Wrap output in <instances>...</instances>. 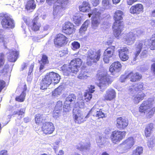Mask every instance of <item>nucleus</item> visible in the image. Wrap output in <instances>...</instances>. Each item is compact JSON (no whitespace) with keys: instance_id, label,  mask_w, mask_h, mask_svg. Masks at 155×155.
<instances>
[{"instance_id":"f257e3e1","label":"nucleus","mask_w":155,"mask_h":155,"mask_svg":"<svg viewBox=\"0 0 155 155\" xmlns=\"http://www.w3.org/2000/svg\"><path fill=\"white\" fill-rule=\"evenodd\" d=\"M124 13L122 11L117 10L114 13L113 18L114 20L113 25V35L114 36L119 39L123 34L122 31L124 28V21H122Z\"/></svg>"},{"instance_id":"f03ea898","label":"nucleus","mask_w":155,"mask_h":155,"mask_svg":"<svg viewBox=\"0 0 155 155\" xmlns=\"http://www.w3.org/2000/svg\"><path fill=\"white\" fill-rule=\"evenodd\" d=\"M60 79V76L57 73L53 71L48 72L46 74L40 82V89L46 90L52 82L54 84L58 83Z\"/></svg>"},{"instance_id":"7ed1b4c3","label":"nucleus","mask_w":155,"mask_h":155,"mask_svg":"<svg viewBox=\"0 0 155 155\" xmlns=\"http://www.w3.org/2000/svg\"><path fill=\"white\" fill-rule=\"evenodd\" d=\"M96 77L98 81L97 85L100 89L103 90L110 84L114 81L112 77L102 72L98 73Z\"/></svg>"},{"instance_id":"20e7f679","label":"nucleus","mask_w":155,"mask_h":155,"mask_svg":"<svg viewBox=\"0 0 155 155\" xmlns=\"http://www.w3.org/2000/svg\"><path fill=\"white\" fill-rule=\"evenodd\" d=\"M101 51L100 49L90 50L87 54L86 64L88 66H91L94 63H97L101 57Z\"/></svg>"},{"instance_id":"39448f33","label":"nucleus","mask_w":155,"mask_h":155,"mask_svg":"<svg viewBox=\"0 0 155 155\" xmlns=\"http://www.w3.org/2000/svg\"><path fill=\"white\" fill-rule=\"evenodd\" d=\"M139 110L141 113H146L147 117L150 118L155 113V106L153 107L149 101H144L140 105Z\"/></svg>"},{"instance_id":"423d86ee","label":"nucleus","mask_w":155,"mask_h":155,"mask_svg":"<svg viewBox=\"0 0 155 155\" xmlns=\"http://www.w3.org/2000/svg\"><path fill=\"white\" fill-rule=\"evenodd\" d=\"M70 0H46V2L49 6L53 5L54 10L61 12L65 9L66 6Z\"/></svg>"},{"instance_id":"0eeeda50","label":"nucleus","mask_w":155,"mask_h":155,"mask_svg":"<svg viewBox=\"0 0 155 155\" xmlns=\"http://www.w3.org/2000/svg\"><path fill=\"white\" fill-rule=\"evenodd\" d=\"M101 13L98 9L94 8L91 12L88 14V17L90 18L93 15L91 18L92 27L94 29H96L100 24L101 19Z\"/></svg>"},{"instance_id":"6e6552de","label":"nucleus","mask_w":155,"mask_h":155,"mask_svg":"<svg viewBox=\"0 0 155 155\" xmlns=\"http://www.w3.org/2000/svg\"><path fill=\"white\" fill-rule=\"evenodd\" d=\"M0 20L1 24L4 28H13L15 26L14 21L7 14H0Z\"/></svg>"},{"instance_id":"1a4fd4ad","label":"nucleus","mask_w":155,"mask_h":155,"mask_svg":"<svg viewBox=\"0 0 155 155\" xmlns=\"http://www.w3.org/2000/svg\"><path fill=\"white\" fill-rule=\"evenodd\" d=\"M126 132L124 131L115 130L112 132L110 136V139L114 144L119 143L125 137Z\"/></svg>"},{"instance_id":"9d476101","label":"nucleus","mask_w":155,"mask_h":155,"mask_svg":"<svg viewBox=\"0 0 155 155\" xmlns=\"http://www.w3.org/2000/svg\"><path fill=\"white\" fill-rule=\"evenodd\" d=\"M54 46L58 48H61L66 45L68 42V38L64 35L61 33L57 34L54 39Z\"/></svg>"},{"instance_id":"9b49d317","label":"nucleus","mask_w":155,"mask_h":155,"mask_svg":"<svg viewBox=\"0 0 155 155\" xmlns=\"http://www.w3.org/2000/svg\"><path fill=\"white\" fill-rule=\"evenodd\" d=\"M75 25L70 21H66L62 25L61 31L66 35L73 34L75 32Z\"/></svg>"},{"instance_id":"f8f14e48","label":"nucleus","mask_w":155,"mask_h":155,"mask_svg":"<svg viewBox=\"0 0 155 155\" xmlns=\"http://www.w3.org/2000/svg\"><path fill=\"white\" fill-rule=\"evenodd\" d=\"M41 130L44 134H52L54 131L55 127L51 122L45 121L42 123Z\"/></svg>"},{"instance_id":"ddd939ff","label":"nucleus","mask_w":155,"mask_h":155,"mask_svg":"<svg viewBox=\"0 0 155 155\" xmlns=\"http://www.w3.org/2000/svg\"><path fill=\"white\" fill-rule=\"evenodd\" d=\"M115 47L110 46L108 47L104 51L103 60L105 63H108L110 58L115 55Z\"/></svg>"},{"instance_id":"4468645a","label":"nucleus","mask_w":155,"mask_h":155,"mask_svg":"<svg viewBox=\"0 0 155 155\" xmlns=\"http://www.w3.org/2000/svg\"><path fill=\"white\" fill-rule=\"evenodd\" d=\"M76 99V97L74 94H71L66 97L63 105V113L68 112L71 110V104L72 102L75 101Z\"/></svg>"},{"instance_id":"2eb2a0df","label":"nucleus","mask_w":155,"mask_h":155,"mask_svg":"<svg viewBox=\"0 0 155 155\" xmlns=\"http://www.w3.org/2000/svg\"><path fill=\"white\" fill-rule=\"evenodd\" d=\"M144 89V84L141 82L134 84H132L127 88L128 93L129 94H133L135 92L142 91Z\"/></svg>"},{"instance_id":"dca6fc26","label":"nucleus","mask_w":155,"mask_h":155,"mask_svg":"<svg viewBox=\"0 0 155 155\" xmlns=\"http://www.w3.org/2000/svg\"><path fill=\"white\" fill-rule=\"evenodd\" d=\"M135 144V140L133 137H128L120 144L121 148L124 151H127L132 148Z\"/></svg>"},{"instance_id":"f3484780","label":"nucleus","mask_w":155,"mask_h":155,"mask_svg":"<svg viewBox=\"0 0 155 155\" xmlns=\"http://www.w3.org/2000/svg\"><path fill=\"white\" fill-rule=\"evenodd\" d=\"M82 64V60L79 58H76L71 61L69 64V66H71V68L72 69V71L75 73H76Z\"/></svg>"},{"instance_id":"a211bd4d","label":"nucleus","mask_w":155,"mask_h":155,"mask_svg":"<svg viewBox=\"0 0 155 155\" xmlns=\"http://www.w3.org/2000/svg\"><path fill=\"white\" fill-rule=\"evenodd\" d=\"M73 117L75 123L80 124L86 121L81 112L78 109H74Z\"/></svg>"},{"instance_id":"6ab92c4d","label":"nucleus","mask_w":155,"mask_h":155,"mask_svg":"<svg viewBox=\"0 0 155 155\" xmlns=\"http://www.w3.org/2000/svg\"><path fill=\"white\" fill-rule=\"evenodd\" d=\"M116 97V93L113 88L107 89L103 96V100L104 101H110L115 99Z\"/></svg>"},{"instance_id":"aec40b11","label":"nucleus","mask_w":155,"mask_h":155,"mask_svg":"<svg viewBox=\"0 0 155 155\" xmlns=\"http://www.w3.org/2000/svg\"><path fill=\"white\" fill-rule=\"evenodd\" d=\"M118 54L120 60L126 61L129 58V50L127 47H121L118 50Z\"/></svg>"},{"instance_id":"412c9836","label":"nucleus","mask_w":155,"mask_h":155,"mask_svg":"<svg viewBox=\"0 0 155 155\" xmlns=\"http://www.w3.org/2000/svg\"><path fill=\"white\" fill-rule=\"evenodd\" d=\"M128 120L122 117H119L116 120V126L120 130H124L128 126Z\"/></svg>"},{"instance_id":"4be33fe9","label":"nucleus","mask_w":155,"mask_h":155,"mask_svg":"<svg viewBox=\"0 0 155 155\" xmlns=\"http://www.w3.org/2000/svg\"><path fill=\"white\" fill-rule=\"evenodd\" d=\"M144 7L141 4L137 3L131 6L130 9V13L138 15L143 12Z\"/></svg>"},{"instance_id":"5701e85b","label":"nucleus","mask_w":155,"mask_h":155,"mask_svg":"<svg viewBox=\"0 0 155 155\" xmlns=\"http://www.w3.org/2000/svg\"><path fill=\"white\" fill-rule=\"evenodd\" d=\"M62 105V101H59L57 102L53 111V116L54 117L57 118L60 115L61 112Z\"/></svg>"},{"instance_id":"b1692460","label":"nucleus","mask_w":155,"mask_h":155,"mask_svg":"<svg viewBox=\"0 0 155 155\" xmlns=\"http://www.w3.org/2000/svg\"><path fill=\"white\" fill-rule=\"evenodd\" d=\"M127 77L130 78V81L134 82L140 81L142 78V75L138 72L134 73L131 71L128 74Z\"/></svg>"},{"instance_id":"393cba45","label":"nucleus","mask_w":155,"mask_h":155,"mask_svg":"<svg viewBox=\"0 0 155 155\" xmlns=\"http://www.w3.org/2000/svg\"><path fill=\"white\" fill-rule=\"evenodd\" d=\"M91 111L92 113V116L94 117H97L98 119L105 117V114L103 112L101 109H98L94 107L91 109Z\"/></svg>"},{"instance_id":"a878e982","label":"nucleus","mask_w":155,"mask_h":155,"mask_svg":"<svg viewBox=\"0 0 155 155\" xmlns=\"http://www.w3.org/2000/svg\"><path fill=\"white\" fill-rule=\"evenodd\" d=\"M38 16L35 17L31 21V24L29 25V28L32 31H39L41 27L40 23L38 21Z\"/></svg>"},{"instance_id":"bb28decb","label":"nucleus","mask_w":155,"mask_h":155,"mask_svg":"<svg viewBox=\"0 0 155 155\" xmlns=\"http://www.w3.org/2000/svg\"><path fill=\"white\" fill-rule=\"evenodd\" d=\"M122 67V64L120 61H116L113 62L110 65L109 71L112 73L115 71H119L121 70Z\"/></svg>"},{"instance_id":"cd10ccee","label":"nucleus","mask_w":155,"mask_h":155,"mask_svg":"<svg viewBox=\"0 0 155 155\" xmlns=\"http://www.w3.org/2000/svg\"><path fill=\"white\" fill-rule=\"evenodd\" d=\"M36 3L34 0H28L25 5V9L30 12H32L36 8Z\"/></svg>"},{"instance_id":"c85d7f7f","label":"nucleus","mask_w":155,"mask_h":155,"mask_svg":"<svg viewBox=\"0 0 155 155\" xmlns=\"http://www.w3.org/2000/svg\"><path fill=\"white\" fill-rule=\"evenodd\" d=\"M145 41H140L137 46L136 48V51L134 53L135 57L134 58V60L135 61L137 59V58L139 55L141 49L142 48L143 45L145 44Z\"/></svg>"},{"instance_id":"c756f323","label":"nucleus","mask_w":155,"mask_h":155,"mask_svg":"<svg viewBox=\"0 0 155 155\" xmlns=\"http://www.w3.org/2000/svg\"><path fill=\"white\" fill-rule=\"evenodd\" d=\"M154 128V124L153 123H149L147 125L144 130L145 135L146 137L150 136Z\"/></svg>"},{"instance_id":"7c9ffc66","label":"nucleus","mask_w":155,"mask_h":155,"mask_svg":"<svg viewBox=\"0 0 155 155\" xmlns=\"http://www.w3.org/2000/svg\"><path fill=\"white\" fill-rule=\"evenodd\" d=\"M71 66L68 67L67 64H64L61 68V70L64 75L69 76L71 73H75L71 68Z\"/></svg>"},{"instance_id":"2f4dec72","label":"nucleus","mask_w":155,"mask_h":155,"mask_svg":"<svg viewBox=\"0 0 155 155\" xmlns=\"http://www.w3.org/2000/svg\"><path fill=\"white\" fill-rule=\"evenodd\" d=\"M79 10L81 12H88L91 10V6L88 2L84 1L81 5L79 7Z\"/></svg>"},{"instance_id":"473e14b6","label":"nucleus","mask_w":155,"mask_h":155,"mask_svg":"<svg viewBox=\"0 0 155 155\" xmlns=\"http://www.w3.org/2000/svg\"><path fill=\"white\" fill-rule=\"evenodd\" d=\"M137 95L134 98V101L135 103H138L143 100L146 96L145 94L142 91L137 92Z\"/></svg>"},{"instance_id":"72a5a7b5","label":"nucleus","mask_w":155,"mask_h":155,"mask_svg":"<svg viewBox=\"0 0 155 155\" xmlns=\"http://www.w3.org/2000/svg\"><path fill=\"white\" fill-rule=\"evenodd\" d=\"M18 54L17 51L12 50L9 51L8 61L12 62H15L18 58Z\"/></svg>"},{"instance_id":"f704fd0d","label":"nucleus","mask_w":155,"mask_h":155,"mask_svg":"<svg viewBox=\"0 0 155 155\" xmlns=\"http://www.w3.org/2000/svg\"><path fill=\"white\" fill-rule=\"evenodd\" d=\"M135 39V35L132 32H130L127 33L124 38V41L127 43H130L131 42L134 43Z\"/></svg>"},{"instance_id":"c9c22d12","label":"nucleus","mask_w":155,"mask_h":155,"mask_svg":"<svg viewBox=\"0 0 155 155\" xmlns=\"http://www.w3.org/2000/svg\"><path fill=\"white\" fill-rule=\"evenodd\" d=\"M90 73L87 71L81 70L78 76V78L80 79H85L89 77Z\"/></svg>"},{"instance_id":"e433bc0d","label":"nucleus","mask_w":155,"mask_h":155,"mask_svg":"<svg viewBox=\"0 0 155 155\" xmlns=\"http://www.w3.org/2000/svg\"><path fill=\"white\" fill-rule=\"evenodd\" d=\"M43 120H45L44 119V117L42 114H36L35 117V124L37 125H40L43 123L42 122Z\"/></svg>"},{"instance_id":"4c0bfd02","label":"nucleus","mask_w":155,"mask_h":155,"mask_svg":"<svg viewBox=\"0 0 155 155\" xmlns=\"http://www.w3.org/2000/svg\"><path fill=\"white\" fill-rule=\"evenodd\" d=\"M148 45L150 50H155V34L153 35L149 39Z\"/></svg>"},{"instance_id":"58836bf2","label":"nucleus","mask_w":155,"mask_h":155,"mask_svg":"<svg viewBox=\"0 0 155 155\" xmlns=\"http://www.w3.org/2000/svg\"><path fill=\"white\" fill-rule=\"evenodd\" d=\"M64 89L63 87L62 86H59L52 92V96L54 97H58V96L61 94Z\"/></svg>"},{"instance_id":"ea45409f","label":"nucleus","mask_w":155,"mask_h":155,"mask_svg":"<svg viewBox=\"0 0 155 155\" xmlns=\"http://www.w3.org/2000/svg\"><path fill=\"white\" fill-rule=\"evenodd\" d=\"M90 21L89 20H86L82 25L79 29V32L81 34L84 33V32L87 30V28L89 25Z\"/></svg>"},{"instance_id":"a19ab883","label":"nucleus","mask_w":155,"mask_h":155,"mask_svg":"<svg viewBox=\"0 0 155 155\" xmlns=\"http://www.w3.org/2000/svg\"><path fill=\"white\" fill-rule=\"evenodd\" d=\"M26 94L24 92H21V94L16 96L15 98V100L16 101L22 102L24 101L25 99Z\"/></svg>"},{"instance_id":"79ce46f5","label":"nucleus","mask_w":155,"mask_h":155,"mask_svg":"<svg viewBox=\"0 0 155 155\" xmlns=\"http://www.w3.org/2000/svg\"><path fill=\"white\" fill-rule=\"evenodd\" d=\"M143 148L141 147H137L133 151L132 155H140L143 153Z\"/></svg>"},{"instance_id":"37998d69","label":"nucleus","mask_w":155,"mask_h":155,"mask_svg":"<svg viewBox=\"0 0 155 155\" xmlns=\"http://www.w3.org/2000/svg\"><path fill=\"white\" fill-rule=\"evenodd\" d=\"M5 55L4 53H0V68H2L5 62Z\"/></svg>"},{"instance_id":"c03bdc74","label":"nucleus","mask_w":155,"mask_h":155,"mask_svg":"<svg viewBox=\"0 0 155 155\" xmlns=\"http://www.w3.org/2000/svg\"><path fill=\"white\" fill-rule=\"evenodd\" d=\"M84 100L86 102L89 101L92 98V94L89 92H86L84 94Z\"/></svg>"},{"instance_id":"a18cd8bd","label":"nucleus","mask_w":155,"mask_h":155,"mask_svg":"<svg viewBox=\"0 0 155 155\" xmlns=\"http://www.w3.org/2000/svg\"><path fill=\"white\" fill-rule=\"evenodd\" d=\"M71 45L72 47V48L74 50H77L80 48V44L77 41H74Z\"/></svg>"},{"instance_id":"49530a36","label":"nucleus","mask_w":155,"mask_h":155,"mask_svg":"<svg viewBox=\"0 0 155 155\" xmlns=\"http://www.w3.org/2000/svg\"><path fill=\"white\" fill-rule=\"evenodd\" d=\"M41 61L44 65L48 64L49 61L47 56L45 54H43L42 56Z\"/></svg>"},{"instance_id":"de8ad7c7","label":"nucleus","mask_w":155,"mask_h":155,"mask_svg":"<svg viewBox=\"0 0 155 155\" xmlns=\"http://www.w3.org/2000/svg\"><path fill=\"white\" fill-rule=\"evenodd\" d=\"M151 61L154 62L151 64L150 67L151 71L153 75L155 76V58L153 59Z\"/></svg>"},{"instance_id":"09e8293b","label":"nucleus","mask_w":155,"mask_h":155,"mask_svg":"<svg viewBox=\"0 0 155 155\" xmlns=\"http://www.w3.org/2000/svg\"><path fill=\"white\" fill-rule=\"evenodd\" d=\"M25 113V112L23 111L22 109H20L18 110L17 111H14L12 114V116L15 115H18V116H22Z\"/></svg>"},{"instance_id":"8fccbe9b","label":"nucleus","mask_w":155,"mask_h":155,"mask_svg":"<svg viewBox=\"0 0 155 155\" xmlns=\"http://www.w3.org/2000/svg\"><path fill=\"white\" fill-rule=\"evenodd\" d=\"M110 0H103L102 2V5L105 7L110 6L111 4Z\"/></svg>"},{"instance_id":"3c124183","label":"nucleus","mask_w":155,"mask_h":155,"mask_svg":"<svg viewBox=\"0 0 155 155\" xmlns=\"http://www.w3.org/2000/svg\"><path fill=\"white\" fill-rule=\"evenodd\" d=\"M4 30L2 29H0V40L3 42H5V36L4 35Z\"/></svg>"},{"instance_id":"603ef678","label":"nucleus","mask_w":155,"mask_h":155,"mask_svg":"<svg viewBox=\"0 0 155 155\" xmlns=\"http://www.w3.org/2000/svg\"><path fill=\"white\" fill-rule=\"evenodd\" d=\"M8 68L6 67V66H5L0 71V74L1 75H5L6 74L8 73Z\"/></svg>"},{"instance_id":"864d4df0","label":"nucleus","mask_w":155,"mask_h":155,"mask_svg":"<svg viewBox=\"0 0 155 155\" xmlns=\"http://www.w3.org/2000/svg\"><path fill=\"white\" fill-rule=\"evenodd\" d=\"M68 51L67 50H62L59 52V54L60 57H62L68 54Z\"/></svg>"},{"instance_id":"5fc2aeb1","label":"nucleus","mask_w":155,"mask_h":155,"mask_svg":"<svg viewBox=\"0 0 155 155\" xmlns=\"http://www.w3.org/2000/svg\"><path fill=\"white\" fill-rule=\"evenodd\" d=\"M5 82L2 80H0V92L5 87Z\"/></svg>"},{"instance_id":"6e6d98bb","label":"nucleus","mask_w":155,"mask_h":155,"mask_svg":"<svg viewBox=\"0 0 155 155\" xmlns=\"http://www.w3.org/2000/svg\"><path fill=\"white\" fill-rule=\"evenodd\" d=\"M34 66V63H33L31 64L29 68V71L28 73V75H31L33 71V70Z\"/></svg>"},{"instance_id":"4d7b16f0","label":"nucleus","mask_w":155,"mask_h":155,"mask_svg":"<svg viewBox=\"0 0 155 155\" xmlns=\"http://www.w3.org/2000/svg\"><path fill=\"white\" fill-rule=\"evenodd\" d=\"M95 88V87L94 85H91L88 88V91H87L89 92L91 94H92L95 91L94 90Z\"/></svg>"},{"instance_id":"13d9d810","label":"nucleus","mask_w":155,"mask_h":155,"mask_svg":"<svg viewBox=\"0 0 155 155\" xmlns=\"http://www.w3.org/2000/svg\"><path fill=\"white\" fill-rule=\"evenodd\" d=\"M138 0H126L127 4L129 5H131L135 2H137Z\"/></svg>"},{"instance_id":"bf43d9fd","label":"nucleus","mask_w":155,"mask_h":155,"mask_svg":"<svg viewBox=\"0 0 155 155\" xmlns=\"http://www.w3.org/2000/svg\"><path fill=\"white\" fill-rule=\"evenodd\" d=\"M99 3V0H93L92 4L94 6H97Z\"/></svg>"},{"instance_id":"052dcab7","label":"nucleus","mask_w":155,"mask_h":155,"mask_svg":"<svg viewBox=\"0 0 155 155\" xmlns=\"http://www.w3.org/2000/svg\"><path fill=\"white\" fill-rule=\"evenodd\" d=\"M0 155H8L6 150H3L0 151Z\"/></svg>"},{"instance_id":"680f3d73","label":"nucleus","mask_w":155,"mask_h":155,"mask_svg":"<svg viewBox=\"0 0 155 155\" xmlns=\"http://www.w3.org/2000/svg\"><path fill=\"white\" fill-rule=\"evenodd\" d=\"M27 66L28 64L27 63H24L21 65V70L23 71L25 69L27 68Z\"/></svg>"},{"instance_id":"e2e57ef3","label":"nucleus","mask_w":155,"mask_h":155,"mask_svg":"<svg viewBox=\"0 0 155 155\" xmlns=\"http://www.w3.org/2000/svg\"><path fill=\"white\" fill-rule=\"evenodd\" d=\"M23 20L24 22L26 24L29 26V25H30L29 22L28 21V20L25 17H24L23 18Z\"/></svg>"},{"instance_id":"0e129e2a","label":"nucleus","mask_w":155,"mask_h":155,"mask_svg":"<svg viewBox=\"0 0 155 155\" xmlns=\"http://www.w3.org/2000/svg\"><path fill=\"white\" fill-rule=\"evenodd\" d=\"M91 114L92 115V113L91 111V110L89 111L88 113L86 115L85 117H84V118H85V119H86V118H88L90 116V115Z\"/></svg>"},{"instance_id":"69168bd1","label":"nucleus","mask_w":155,"mask_h":155,"mask_svg":"<svg viewBox=\"0 0 155 155\" xmlns=\"http://www.w3.org/2000/svg\"><path fill=\"white\" fill-rule=\"evenodd\" d=\"M153 141H149L148 143V145L149 147H152L153 146Z\"/></svg>"},{"instance_id":"338daca9","label":"nucleus","mask_w":155,"mask_h":155,"mask_svg":"<svg viewBox=\"0 0 155 155\" xmlns=\"http://www.w3.org/2000/svg\"><path fill=\"white\" fill-rule=\"evenodd\" d=\"M44 65L42 63L41 64L39 67V70L40 71L43 69L44 68Z\"/></svg>"},{"instance_id":"774afa93","label":"nucleus","mask_w":155,"mask_h":155,"mask_svg":"<svg viewBox=\"0 0 155 155\" xmlns=\"http://www.w3.org/2000/svg\"><path fill=\"white\" fill-rule=\"evenodd\" d=\"M114 4H116L119 3L121 0H112Z\"/></svg>"}]
</instances>
